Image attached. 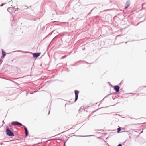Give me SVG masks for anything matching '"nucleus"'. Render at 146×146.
I'll use <instances>...</instances> for the list:
<instances>
[{"label": "nucleus", "mask_w": 146, "mask_h": 146, "mask_svg": "<svg viewBox=\"0 0 146 146\" xmlns=\"http://www.w3.org/2000/svg\"><path fill=\"white\" fill-rule=\"evenodd\" d=\"M54 139H52V140H54Z\"/></svg>", "instance_id": "18"}, {"label": "nucleus", "mask_w": 146, "mask_h": 146, "mask_svg": "<svg viewBox=\"0 0 146 146\" xmlns=\"http://www.w3.org/2000/svg\"><path fill=\"white\" fill-rule=\"evenodd\" d=\"M72 19H74V18H72Z\"/></svg>", "instance_id": "19"}, {"label": "nucleus", "mask_w": 146, "mask_h": 146, "mask_svg": "<svg viewBox=\"0 0 146 146\" xmlns=\"http://www.w3.org/2000/svg\"><path fill=\"white\" fill-rule=\"evenodd\" d=\"M50 111H49V113H48V114H49V113H50Z\"/></svg>", "instance_id": "17"}, {"label": "nucleus", "mask_w": 146, "mask_h": 146, "mask_svg": "<svg viewBox=\"0 0 146 146\" xmlns=\"http://www.w3.org/2000/svg\"><path fill=\"white\" fill-rule=\"evenodd\" d=\"M114 90L116 92H118L119 90L120 87L118 86H115L114 87Z\"/></svg>", "instance_id": "4"}, {"label": "nucleus", "mask_w": 146, "mask_h": 146, "mask_svg": "<svg viewBox=\"0 0 146 146\" xmlns=\"http://www.w3.org/2000/svg\"><path fill=\"white\" fill-rule=\"evenodd\" d=\"M23 127L24 128L25 130V135L26 136H27L28 134V132L27 131V129L26 127L25 126H23Z\"/></svg>", "instance_id": "5"}, {"label": "nucleus", "mask_w": 146, "mask_h": 146, "mask_svg": "<svg viewBox=\"0 0 146 146\" xmlns=\"http://www.w3.org/2000/svg\"><path fill=\"white\" fill-rule=\"evenodd\" d=\"M93 136V135H89V136H81V137H89V136Z\"/></svg>", "instance_id": "12"}, {"label": "nucleus", "mask_w": 146, "mask_h": 146, "mask_svg": "<svg viewBox=\"0 0 146 146\" xmlns=\"http://www.w3.org/2000/svg\"><path fill=\"white\" fill-rule=\"evenodd\" d=\"M130 2L129 1H128L126 3V6L125 7V9L127 8L130 5Z\"/></svg>", "instance_id": "8"}, {"label": "nucleus", "mask_w": 146, "mask_h": 146, "mask_svg": "<svg viewBox=\"0 0 146 146\" xmlns=\"http://www.w3.org/2000/svg\"><path fill=\"white\" fill-rule=\"evenodd\" d=\"M64 145L65 146V143H64Z\"/></svg>", "instance_id": "16"}, {"label": "nucleus", "mask_w": 146, "mask_h": 146, "mask_svg": "<svg viewBox=\"0 0 146 146\" xmlns=\"http://www.w3.org/2000/svg\"><path fill=\"white\" fill-rule=\"evenodd\" d=\"M14 9V8L13 7H9L7 9V11L9 13H11L12 12V11Z\"/></svg>", "instance_id": "6"}, {"label": "nucleus", "mask_w": 146, "mask_h": 146, "mask_svg": "<svg viewBox=\"0 0 146 146\" xmlns=\"http://www.w3.org/2000/svg\"><path fill=\"white\" fill-rule=\"evenodd\" d=\"M121 129V127H119L117 129V133H119V132L120 131Z\"/></svg>", "instance_id": "10"}, {"label": "nucleus", "mask_w": 146, "mask_h": 146, "mask_svg": "<svg viewBox=\"0 0 146 146\" xmlns=\"http://www.w3.org/2000/svg\"><path fill=\"white\" fill-rule=\"evenodd\" d=\"M41 54V53H34L33 54V56L34 58H37Z\"/></svg>", "instance_id": "3"}, {"label": "nucleus", "mask_w": 146, "mask_h": 146, "mask_svg": "<svg viewBox=\"0 0 146 146\" xmlns=\"http://www.w3.org/2000/svg\"><path fill=\"white\" fill-rule=\"evenodd\" d=\"M2 122H3V124H4L5 123H4V121H2Z\"/></svg>", "instance_id": "14"}, {"label": "nucleus", "mask_w": 146, "mask_h": 146, "mask_svg": "<svg viewBox=\"0 0 146 146\" xmlns=\"http://www.w3.org/2000/svg\"><path fill=\"white\" fill-rule=\"evenodd\" d=\"M86 63H88L87 62H85Z\"/></svg>", "instance_id": "20"}, {"label": "nucleus", "mask_w": 146, "mask_h": 146, "mask_svg": "<svg viewBox=\"0 0 146 146\" xmlns=\"http://www.w3.org/2000/svg\"><path fill=\"white\" fill-rule=\"evenodd\" d=\"M6 134L7 135L10 137L14 136V134L7 127L6 129Z\"/></svg>", "instance_id": "1"}, {"label": "nucleus", "mask_w": 146, "mask_h": 146, "mask_svg": "<svg viewBox=\"0 0 146 146\" xmlns=\"http://www.w3.org/2000/svg\"><path fill=\"white\" fill-rule=\"evenodd\" d=\"M74 93L75 94V102L76 101L78 98V94H79V92L77 90H75L74 91Z\"/></svg>", "instance_id": "2"}, {"label": "nucleus", "mask_w": 146, "mask_h": 146, "mask_svg": "<svg viewBox=\"0 0 146 146\" xmlns=\"http://www.w3.org/2000/svg\"><path fill=\"white\" fill-rule=\"evenodd\" d=\"M117 146H122V145L121 144H119Z\"/></svg>", "instance_id": "13"}, {"label": "nucleus", "mask_w": 146, "mask_h": 146, "mask_svg": "<svg viewBox=\"0 0 146 146\" xmlns=\"http://www.w3.org/2000/svg\"><path fill=\"white\" fill-rule=\"evenodd\" d=\"M18 125H20V126H22L23 127V126H24V125H23L21 123L18 122Z\"/></svg>", "instance_id": "11"}, {"label": "nucleus", "mask_w": 146, "mask_h": 146, "mask_svg": "<svg viewBox=\"0 0 146 146\" xmlns=\"http://www.w3.org/2000/svg\"><path fill=\"white\" fill-rule=\"evenodd\" d=\"M2 58H4L6 56V54L5 52L3 51V50L2 49Z\"/></svg>", "instance_id": "9"}, {"label": "nucleus", "mask_w": 146, "mask_h": 146, "mask_svg": "<svg viewBox=\"0 0 146 146\" xmlns=\"http://www.w3.org/2000/svg\"><path fill=\"white\" fill-rule=\"evenodd\" d=\"M3 5V4H2V5H0V6H2Z\"/></svg>", "instance_id": "15"}, {"label": "nucleus", "mask_w": 146, "mask_h": 146, "mask_svg": "<svg viewBox=\"0 0 146 146\" xmlns=\"http://www.w3.org/2000/svg\"><path fill=\"white\" fill-rule=\"evenodd\" d=\"M18 121H13L11 123V124L13 126H16L18 125Z\"/></svg>", "instance_id": "7"}]
</instances>
